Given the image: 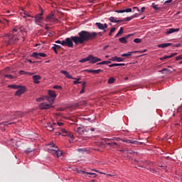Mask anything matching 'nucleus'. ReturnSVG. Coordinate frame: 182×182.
Here are the masks:
<instances>
[{
  "label": "nucleus",
  "mask_w": 182,
  "mask_h": 182,
  "mask_svg": "<svg viewBox=\"0 0 182 182\" xmlns=\"http://www.w3.org/2000/svg\"><path fill=\"white\" fill-rule=\"evenodd\" d=\"M21 35H22L21 28L16 26L9 34H4L1 36V38H3V42H4L6 45H15V43H18Z\"/></svg>",
  "instance_id": "f257e3e1"
},
{
  "label": "nucleus",
  "mask_w": 182,
  "mask_h": 182,
  "mask_svg": "<svg viewBox=\"0 0 182 182\" xmlns=\"http://www.w3.org/2000/svg\"><path fill=\"white\" fill-rule=\"evenodd\" d=\"M79 36H72L71 39L75 45H82L85 43L86 41H90V39H93V38H96L97 36V33L95 32H88L86 31H82L78 33Z\"/></svg>",
  "instance_id": "f03ea898"
},
{
  "label": "nucleus",
  "mask_w": 182,
  "mask_h": 182,
  "mask_svg": "<svg viewBox=\"0 0 182 182\" xmlns=\"http://www.w3.org/2000/svg\"><path fill=\"white\" fill-rule=\"evenodd\" d=\"M48 146L50 147H53L55 149H48V153H51L53 156H56L57 157H61L62 156V151L59 150L57 146H55V144H49Z\"/></svg>",
  "instance_id": "7ed1b4c3"
},
{
  "label": "nucleus",
  "mask_w": 182,
  "mask_h": 182,
  "mask_svg": "<svg viewBox=\"0 0 182 182\" xmlns=\"http://www.w3.org/2000/svg\"><path fill=\"white\" fill-rule=\"evenodd\" d=\"M74 130L78 134H84L85 133H87L89 132V129H85V127L82 125H75L74 127Z\"/></svg>",
  "instance_id": "20e7f679"
},
{
  "label": "nucleus",
  "mask_w": 182,
  "mask_h": 182,
  "mask_svg": "<svg viewBox=\"0 0 182 182\" xmlns=\"http://www.w3.org/2000/svg\"><path fill=\"white\" fill-rule=\"evenodd\" d=\"M63 46H68V48H73V41L72 38H67L65 40L61 41V44Z\"/></svg>",
  "instance_id": "39448f33"
},
{
  "label": "nucleus",
  "mask_w": 182,
  "mask_h": 182,
  "mask_svg": "<svg viewBox=\"0 0 182 182\" xmlns=\"http://www.w3.org/2000/svg\"><path fill=\"white\" fill-rule=\"evenodd\" d=\"M88 60H89V63H91L92 65L95 64V63H97V62H102L101 58H99L97 57H95L93 56V55H88Z\"/></svg>",
  "instance_id": "423d86ee"
},
{
  "label": "nucleus",
  "mask_w": 182,
  "mask_h": 182,
  "mask_svg": "<svg viewBox=\"0 0 182 182\" xmlns=\"http://www.w3.org/2000/svg\"><path fill=\"white\" fill-rule=\"evenodd\" d=\"M46 21L47 22H55V23H58V18H55V14H53V11L47 16Z\"/></svg>",
  "instance_id": "0eeeda50"
},
{
  "label": "nucleus",
  "mask_w": 182,
  "mask_h": 182,
  "mask_svg": "<svg viewBox=\"0 0 182 182\" xmlns=\"http://www.w3.org/2000/svg\"><path fill=\"white\" fill-rule=\"evenodd\" d=\"M26 92V87L25 86L20 85V87L18 88V90L16 92L15 95L18 97H21V95H23Z\"/></svg>",
  "instance_id": "6e6552de"
},
{
  "label": "nucleus",
  "mask_w": 182,
  "mask_h": 182,
  "mask_svg": "<svg viewBox=\"0 0 182 182\" xmlns=\"http://www.w3.org/2000/svg\"><path fill=\"white\" fill-rule=\"evenodd\" d=\"M43 16V9H41V12L34 17L36 23H40V22H42V21H43V17H42Z\"/></svg>",
  "instance_id": "1a4fd4ad"
},
{
  "label": "nucleus",
  "mask_w": 182,
  "mask_h": 182,
  "mask_svg": "<svg viewBox=\"0 0 182 182\" xmlns=\"http://www.w3.org/2000/svg\"><path fill=\"white\" fill-rule=\"evenodd\" d=\"M39 107L41 110H45L46 109H50L51 107H53L52 104H48V102H43L39 105Z\"/></svg>",
  "instance_id": "9d476101"
},
{
  "label": "nucleus",
  "mask_w": 182,
  "mask_h": 182,
  "mask_svg": "<svg viewBox=\"0 0 182 182\" xmlns=\"http://www.w3.org/2000/svg\"><path fill=\"white\" fill-rule=\"evenodd\" d=\"M147 50H144L143 51H132V52H128L127 53H123L121 55V56H122V58H129V56H132V53H143L144 52H146Z\"/></svg>",
  "instance_id": "9b49d317"
},
{
  "label": "nucleus",
  "mask_w": 182,
  "mask_h": 182,
  "mask_svg": "<svg viewBox=\"0 0 182 182\" xmlns=\"http://www.w3.org/2000/svg\"><path fill=\"white\" fill-rule=\"evenodd\" d=\"M20 15L22 16V18H33V16H31V14L28 13V11L23 9L20 11Z\"/></svg>",
  "instance_id": "f8f14e48"
},
{
  "label": "nucleus",
  "mask_w": 182,
  "mask_h": 182,
  "mask_svg": "<svg viewBox=\"0 0 182 182\" xmlns=\"http://www.w3.org/2000/svg\"><path fill=\"white\" fill-rule=\"evenodd\" d=\"M4 25L6 26V25H9V21L8 19L3 18L2 20L0 19V26H2ZM4 27H0V32H2L4 31Z\"/></svg>",
  "instance_id": "ddd939ff"
},
{
  "label": "nucleus",
  "mask_w": 182,
  "mask_h": 182,
  "mask_svg": "<svg viewBox=\"0 0 182 182\" xmlns=\"http://www.w3.org/2000/svg\"><path fill=\"white\" fill-rule=\"evenodd\" d=\"M96 26H97L98 29H100L101 31H105L106 32V28H107V23H96Z\"/></svg>",
  "instance_id": "4468645a"
},
{
  "label": "nucleus",
  "mask_w": 182,
  "mask_h": 182,
  "mask_svg": "<svg viewBox=\"0 0 182 182\" xmlns=\"http://www.w3.org/2000/svg\"><path fill=\"white\" fill-rule=\"evenodd\" d=\"M60 132H62L63 136H68L70 139H73V134L68 132L65 129L61 128Z\"/></svg>",
  "instance_id": "2eb2a0df"
},
{
  "label": "nucleus",
  "mask_w": 182,
  "mask_h": 182,
  "mask_svg": "<svg viewBox=\"0 0 182 182\" xmlns=\"http://www.w3.org/2000/svg\"><path fill=\"white\" fill-rule=\"evenodd\" d=\"M41 79H42V77H41V75H33V83H35L36 85H39V83H41Z\"/></svg>",
  "instance_id": "dca6fc26"
},
{
  "label": "nucleus",
  "mask_w": 182,
  "mask_h": 182,
  "mask_svg": "<svg viewBox=\"0 0 182 182\" xmlns=\"http://www.w3.org/2000/svg\"><path fill=\"white\" fill-rule=\"evenodd\" d=\"M129 36H133V34H129L125 37H122L119 39V41L121 42V43H127V39H129Z\"/></svg>",
  "instance_id": "f3484780"
},
{
  "label": "nucleus",
  "mask_w": 182,
  "mask_h": 182,
  "mask_svg": "<svg viewBox=\"0 0 182 182\" xmlns=\"http://www.w3.org/2000/svg\"><path fill=\"white\" fill-rule=\"evenodd\" d=\"M60 73L64 75L65 76V77H67V79H76L73 77H72V75H70V74L69 73V72L66 71V70H61Z\"/></svg>",
  "instance_id": "a211bd4d"
},
{
  "label": "nucleus",
  "mask_w": 182,
  "mask_h": 182,
  "mask_svg": "<svg viewBox=\"0 0 182 182\" xmlns=\"http://www.w3.org/2000/svg\"><path fill=\"white\" fill-rule=\"evenodd\" d=\"M55 126H56V123L48 124L47 130H49V132H53V130H55Z\"/></svg>",
  "instance_id": "6ab92c4d"
},
{
  "label": "nucleus",
  "mask_w": 182,
  "mask_h": 182,
  "mask_svg": "<svg viewBox=\"0 0 182 182\" xmlns=\"http://www.w3.org/2000/svg\"><path fill=\"white\" fill-rule=\"evenodd\" d=\"M178 31H180V28H169L166 33L170 35V33H174V32H178Z\"/></svg>",
  "instance_id": "aec40b11"
},
{
  "label": "nucleus",
  "mask_w": 182,
  "mask_h": 182,
  "mask_svg": "<svg viewBox=\"0 0 182 182\" xmlns=\"http://www.w3.org/2000/svg\"><path fill=\"white\" fill-rule=\"evenodd\" d=\"M177 55V53H173L170 55H164V57L161 58V60H164V59H170L171 58H173V56H176Z\"/></svg>",
  "instance_id": "412c9836"
},
{
  "label": "nucleus",
  "mask_w": 182,
  "mask_h": 182,
  "mask_svg": "<svg viewBox=\"0 0 182 182\" xmlns=\"http://www.w3.org/2000/svg\"><path fill=\"white\" fill-rule=\"evenodd\" d=\"M45 99H46V100H47V102H49L48 105H51V106H52V105H53V102H55V99H53L52 97L46 96V97H45Z\"/></svg>",
  "instance_id": "4be33fe9"
},
{
  "label": "nucleus",
  "mask_w": 182,
  "mask_h": 182,
  "mask_svg": "<svg viewBox=\"0 0 182 182\" xmlns=\"http://www.w3.org/2000/svg\"><path fill=\"white\" fill-rule=\"evenodd\" d=\"M168 46H171V43H165L158 45V48H161L162 49H164V48H168Z\"/></svg>",
  "instance_id": "5701e85b"
},
{
  "label": "nucleus",
  "mask_w": 182,
  "mask_h": 182,
  "mask_svg": "<svg viewBox=\"0 0 182 182\" xmlns=\"http://www.w3.org/2000/svg\"><path fill=\"white\" fill-rule=\"evenodd\" d=\"M48 95L53 99H56V92L54 90H48Z\"/></svg>",
  "instance_id": "b1692460"
},
{
  "label": "nucleus",
  "mask_w": 182,
  "mask_h": 182,
  "mask_svg": "<svg viewBox=\"0 0 182 182\" xmlns=\"http://www.w3.org/2000/svg\"><path fill=\"white\" fill-rule=\"evenodd\" d=\"M159 73H162V75H164L166 73H171V70L167 69V68H164L161 70H159Z\"/></svg>",
  "instance_id": "393cba45"
},
{
  "label": "nucleus",
  "mask_w": 182,
  "mask_h": 182,
  "mask_svg": "<svg viewBox=\"0 0 182 182\" xmlns=\"http://www.w3.org/2000/svg\"><path fill=\"white\" fill-rule=\"evenodd\" d=\"M114 66H126L125 63H113L109 65V68H114Z\"/></svg>",
  "instance_id": "a878e982"
},
{
  "label": "nucleus",
  "mask_w": 182,
  "mask_h": 182,
  "mask_svg": "<svg viewBox=\"0 0 182 182\" xmlns=\"http://www.w3.org/2000/svg\"><path fill=\"white\" fill-rule=\"evenodd\" d=\"M110 22H113L114 23H119L120 22H123V21H116V18L113 16L109 17Z\"/></svg>",
  "instance_id": "bb28decb"
},
{
  "label": "nucleus",
  "mask_w": 182,
  "mask_h": 182,
  "mask_svg": "<svg viewBox=\"0 0 182 182\" xmlns=\"http://www.w3.org/2000/svg\"><path fill=\"white\" fill-rule=\"evenodd\" d=\"M123 31H124L123 27H121L119 31V32H118V33H117L115 35V38H119V36H120V35H122V33H123Z\"/></svg>",
  "instance_id": "cd10ccee"
},
{
  "label": "nucleus",
  "mask_w": 182,
  "mask_h": 182,
  "mask_svg": "<svg viewBox=\"0 0 182 182\" xmlns=\"http://www.w3.org/2000/svg\"><path fill=\"white\" fill-rule=\"evenodd\" d=\"M109 63H112V62L107 60V61H102L100 63H97V65H109Z\"/></svg>",
  "instance_id": "c85d7f7f"
},
{
  "label": "nucleus",
  "mask_w": 182,
  "mask_h": 182,
  "mask_svg": "<svg viewBox=\"0 0 182 182\" xmlns=\"http://www.w3.org/2000/svg\"><path fill=\"white\" fill-rule=\"evenodd\" d=\"M32 58H36V59H39V53L33 52L31 55Z\"/></svg>",
  "instance_id": "c756f323"
},
{
  "label": "nucleus",
  "mask_w": 182,
  "mask_h": 182,
  "mask_svg": "<svg viewBox=\"0 0 182 182\" xmlns=\"http://www.w3.org/2000/svg\"><path fill=\"white\" fill-rule=\"evenodd\" d=\"M8 87H11V89H19L21 87V85H9Z\"/></svg>",
  "instance_id": "7c9ffc66"
},
{
  "label": "nucleus",
  "mask_w": 182,
  "mask_h": 182,
  "mask_svg": "<svg viewBox=\"0 0 182 182\" xmlns=\"http://www.w3.org/2000/svg\"><path fill=\"white\" fill-rule=\"evenodd\" d=\"M101 72H103V70L101 69L93 70L92 73H94V75H99V73H100Z\"/></svg>",
  "instance_id": "2f4dec72"
},
{
  "label": "nucleus",
  "mask_w": 182,
  "mask_h": 182,
  "mask_svg": "<svg viewBox=\"0 0 182 182\" xmlns=\"http://www.w3.org/2000/svg\"><path fill=\"white\" fill-rule=\"evenodd\" d=\"M85 62H89V56H87L85 58H82V59L80 60V63H85Z\"/></svg>",
  "instance_id": "473e14b6"
},
{
  "label": "nucleus",
  "mask_w": 182,
  "mask_h": 182,
  "mask_svg": "<svg viewBox=\"0 0 182 182\" xmlns=\"http://www.w3.org/2000/svg\"><path fill=\"white\" fill-rule=\"evenodd\" d=\"M116 31V28L113 27L111 28L109 33V36H112V33H114V32Z\"/></svg>",
  "instance_id": "72a5a7b5"
},
{
  "label": "nucleus",
  "mask_w": 182,
  "mask_h": 182,
  "mask_svg": "<svg viewBox=\"0 0 182 182\" xmlns=\"http://www.w3.org/2000/svg\"><path fill=\"white\" fill-rule=\"evenodd\" d=\"M112 83H114V77H109L108 80V85H112Z\"/></svg>",
  "instance_id": "f704fd0d"
},
{
  "label": "nucleus",
  "mask_w": 182,
  "mask_h": 182,
  "mask_svg": "<svg viewBox=\"0 0 182 182\" xmlns=\"http://www.w3.org/2000/svg\"><path fill=\"white\" fill-rule=\"evenodd\" d=\"M75 80H77L73 81V85H79V84L82 83V82H80V78H75Z\"/></svg>",
  "instance_id": "c9c22d12"
},
{
  "label": "nucleus",
  "mask_w": 182,
  "mask_h": 182,
  "mask_svg": "<svg viewBox=\"0 0 182 182\" xmlns=\"http://www.w3.org/2000/svg\"><path fill=\"white\" fill-rule=\"evenodd\" d=\"M5 77H7V79H15L16 76H14L12 75H5Z\"/></svg>",
  "instance_id": "e433bc0d"
},
{
  "label": "nucleus",
  "mask_w": 182,
  "mask_h": 182,
  "mask_svg": "<svg viewBox=\"0 0 182 182\" xmlns=\"http://www.w3.org/2000/svg\"><path fill=\"white\" fill-rule=\"evenodd\" d=\"M151 6L154 9H155V11H159V9H160V8L157 7V4L152 3Z\"/></svg>",
  "instance_id": "4c0bfd02"
},
{
  "label": "nucleus",
  "mask_w": 182,
  "mask_h": 182,
  "mask_svg": "<svg viewBox=\"0 0 182 182\" xmlns=\"http://www.w3.org/2000/svg\"><path fill=\"white\" fill-rule=\"evenodd\" d=\"M134 18H136V14H134V16H129V17H127L125 18V21H132V19H133Z\"/></svg>",
  "instance_id": "58836bf2"
},
{
  "label": "nucleus",
  "mask_w": 182,
  "mask_h": 182,
  "mask_svg": "<svg viewBox=\"0 0 182 182\" xmlns=\"http://www.w3.org/2000/svg\"><path fill=\"white\" fill-rule=\"evenodd\" d=\"M134 42V43H141V38H135Z\"/></svg>",
  "instance_id": "ea45409f"
},
{
  "label": "nucleus",
  "mask_w": 182,
  "mask_h": 182,
  "mask_svg": "<svg viewBox=\"0 0 182 182\" xmlns=\"http://www.w3.org/2000/svg\"><path fill=\"white\" fill-rule=\"evenodd\" d=\"M40 58H46L47 55L45 53H38Z\"/></svg>",
  "instance_id": "a19ab883"
},
{
  "label": "nucleus",
  "mask_w": 182,
  "mask_h": 182,
  "mask_svg": "<svg viewBox=\"0 0 182 182\" xmlns=\"http://www.w3.org/2000/svg\"><path fill=\"white\" fill-rule=\"evenodd\" d=\"M45 101V97H39L36 100V102H44Z\"/></svg>",
  "instance_id": "79ce46f5"
},
{
  "label": "nucleus",
  "mask_w": 182,
  "mask_h": 182,
  "mask_svg": "<svg viewBox=\"0 0 182 182\" xmlns=\"http://www.w3.org/2000/svg\"><path fill=\"white\" fill-rule=\"evenodd\" d=\"M182 60V54L176 57L175 60L178 61Z\"/></svg>",
  "instance_id": "37998d69"
},
{
  "label": "nucleus",
  "mask_w": 182,
  "mask_h": 182,
  "mask_svg": "<svg viewBox=\"0 0 182 182\" xmlns=\"http://www.w3.org/2000/svg\"><path fill=\"white\" fill-rule=\"evenodd\" d=\"M124 58L117 57V62H124Z\"/></svg>",
  "instance_id": "c03bdc74"
},
{
  "label": "nucleus",
  "mask_w": 182,
  "mask_h": 182,
  "mask_svg": "<svg viewBox=\"0 0 182 182\" xmlns=\"http://www.w3.org/2000/svg\"><path fill=\"white\" fill-rule=\"evenodd\" d=\"M53 89L62 90V86H60V85H54L53 87Z\"/></svg>",
  "instance_id": "a18cd8bd"
},
{
  "label": "nucleus",
  "mask_w": 182,
  "mask_h": 182,
  "mask_svg": "<svg viewBox=\"0 0 182 182\" xmlns=\"http://www.w3.org/2000/svg\"><path fill=\"white\" fill-rule=\"evenodd\" d=\"M59 47V46L58 45H55V46H53L52 48L53 50H54V52H55V53H58V50L56 49V48Z\"/></svg>",
  "instance_id": "49530a36"
},
{
  "label": "nucleus",
  "mask_w": 182,
  "mask_h": 182,
  "mask_svg": "<svg viewBox=\"0 0 182 182\" xmlns=\"http://www.w3.org/2000/svg\"><path fill=\"white\" fill-rule=\"evenodd\" d=\"M82 173H85V174H89L90 176H96V173H95L85 172V171H82Z\"/></svg>",
  "instance_id": "de8ad7c7"
},
{
  "label": "nucleus",
  "mask_w": 182,
  "mask_h": 182,
  "mask_svg": "<svg viewBox=\"0 0 182 182\" xmlns=\"http://www.w3.org/2000/svg\"><path fill=\"white\" fill-rule=\"evenodd\" d=\"M109 60H112V62H117V56L112 57V59H109Z\"/></svg>",
  "instance_id": "09e8293b"
},
{
  "label": "nucleus",
  "mask_w": 182,
  "mask_h": 182,
  "mask_svg": "<svg viewBox=\"0 0 182 182\" xmlns=\"http://www.w3.org/2000/svg\"><path fill=\"white\" fill-rule=\"evenodd\" d=\"M116 12L117 14H124L125 9H124V10H117V11H116Z\"/></svg>",
  "instance_id": "8fccbe9b"
},
{
  "label": "nucleus",
  "mask_w": 182,
  "mask_h": 182,
  "mask_svg": "<svg viewBox=\"0 0 182 182\" xmlns=\"http://www.w3.org/2000/svg\"><path fill=\"white\" fill-rule=\"evenodd\" d=\"M19 75H26V71L20 70V71H19Z\"/></svg>",
  "instance_id": "3c124183"
},
{
  "label": "nucleus",
  "mask_w": 182,
  "mask_h": 182,
  "mask_svg": "<svg viewBox=\"0 0 182 182\" xmlns=\"http://www.w3.org/2000/svg\"><path fill=\"white\" fill-rule=\"evenodd\" d=\"M85 72H87V73H93V70H85Z\"/></svg>",
  "instance_id": "603ef678"
},
{
  "label": "nucleus",
  "mask_w": 182,
  "mask_h": 182,
  "mask_svg": "<svg viewBox=\"0 0 182 182\" xmlns=\"http://www.w3.org/2000/svg\"><path fill=\"white\" fill-rule=\"evenodd\" d=\"M83 93H85V87H83V88L80 92V95H83Z\"/></svg>",
  "instance_id": "864d4df0"
},
{
  "label": "nucleus",
  "mask_w": 182,
  "mask_h": 182,
  "mask_svg": "<svg viewBox=\"0 0 182 182\" xmlns=\"http://www.w3.org/2000/svg\"><path fill=\"white\" fill-rule=\"evenodd\" d=\"M26 75H29L30 76H33V75H35V73L26 72Z\"/></svg>",
  "instance_id": "5fc2aeb1"
},
{
  "label": "nucleus",
  "mask_w": 182,
  "mask_h": 182,
  "mask_svg": "<svg viewBox=\"0 0 182 182\" xmlns=\"http://www.w3.org/2000/svg\"><path fill=\"white\" fill-rule=\"evenodd\" d=\"M125 12H127V13L132 12V9H130V8L126 9Z\"/></svg>",
  "instance_id": "6e6d98bb"
},
{
  "label": "nucleus",
  "mask_w": 182,
  "mask_h": 182,
  "mask_svg": "<svg viewBox=\"0 0 182 182\" xmlns=\"http://www.w3.org/2000/svg\"><path fill=\"white\" fill-rule=\"evenodd\" d=\"M144 11H146V7H142L141 10H139V12H144Z\"/></svg>",
  "instance_id": "4d7b16f0"
},
{
  "label": "nucleus",
  "mask_w": 182,
  "mask_h": 182,
  "mask_svg": "<svg viewBox=\"0 0 182 182\" xmlns=\"http://www.w3.org/2000/svg\"><path fill=\"white\" fill-rule=\"evenodd\" d=\"M61 134H62V133H60V132H55V136H60Z\"/></svg>",
  "instance_id": "13d9d810"
},
{
  "label": "nucleus",
  "mask_w": 182,
  "mask_h": 182,
  "mask_svg": "<svg viewBox=\"0 0 182 182\" xmlns=\"http://www.w3.org/2000/svg\"><path fill=\"white\" fill-rule=\"evenodd\" d=\"M58 126H63V122H57Z\"/></svg>",
  "instance_id": "bf43d9fd"
},
{
  "label": "nucleus",
  "mask_w": 182,
  "mask_h": 182,
  "mask_svg": "<svg viewBox=\"0 0 182 182\" xmlns=\"http://www.w3.org/2000/svg\"><path fill=\"white\" fill-rule=\"evenodd\" d=\"M171 2H173V0H167L165 1V4H170Z\"/></svg>",
  "instance_id": "052dcab7"
},
{
  "label": "nucleus",
  "mask_w": 182,
  "mask_h": 182,
  "mask_svg": "<svg viewBox=\"0 0 182 182\" xmlns=\"http://www.w3.org/2000/svg\"><path fill=\"white\" fill-rule=\"evenodd\" d=\"M133 9H136L138 12H140V9H139V7L137 6L133 7Z\"/></svg>",
  "instance_id": "680f3d73"
},
{
  "label": "nucleus",
  "mask_w": 182,
  "mask_h": 182,
  "mask_svg": "<svg viewBox=\"0 0 182 182\" xmlns=\"http://www.w3.org/2000/svg\"><path fill=\"white\" fill-rule=\"evenodd\" d=\"M109 48V46H105L103 47V50H106L107 48Z\"/></svg>",
  "instance_id": "e2e57ef3"
},
{
  "label": "nucleus",
  "mask_w": 182,
  "mask_h": 182,
  "mask_svg": "<svg viewBox=\"0 0 182 182\" xmlns=\"http://www.w3.org/2000/svg\"><path fill=\"white\" fill-rule=\"evenodd\" d=\"M62 41L58 40L55 41V43H60V45L61 44Z\"/></svg>",
  "instance_id": "0e129e2a"
},
{
  "label": "nucleus",
  "mask_w": 182,
  "mask_h": 182,
  "mask_svg": "<svg viewBox=\"0 0 182 182\" xmlns=\"http://www.w3.org/2000/svg\"><path fill=\"white\" fill-rule=\"evenodd\" d=\"M161 168L162 170H166V166H161Z\"/></svg>",
  "instance_id": "69168bd1"
},
{
  "label": "nucleus",
  "mask_w": 182,
  "mask_h": 182,
  "mask_svg": "<svg viewBox=\"0 0 182 182\" xmlns=\"http://www.w3.org/2000/svg\"><path fill=\"white\" fill-rule=\"evenodd\" d=\"M89 130H91V132H95V129L93 128V127H92V128H90Z\"/></svg>",
  "instance_id": "338daca9"
},
{
  "label": "nucleus",
  "mask_w": 182,
  "mask_h": 182,
  "mask_svg": "<svg viewBox=\"0 0 182 182\" xmlns=\"http://www.w3.org/2000/svg\"><path fill=\"white\" fill-rule=\"evenodd\" d=\"M127 143H131L133 144V141H130V140H127Z\"/></svg>",
  "instance_id": "774afa93"
}]
</instances>
